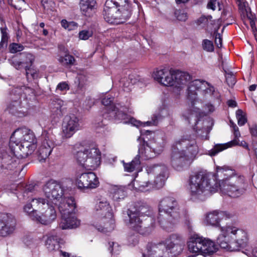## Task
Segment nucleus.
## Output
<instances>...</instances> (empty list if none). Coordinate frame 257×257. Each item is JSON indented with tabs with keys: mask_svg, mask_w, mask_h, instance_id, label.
Wrapping results in <instances>:
<instances>
[{
	"mask_svg": "<svg viewBox=\"0 0 257 257\" xmlns=\"http://www.w3.org/2000/svg\"><path fill=\"white\" fill-rule=\"evenodd\" d=\"M152 210L147 205L136 204L126 211L127 218L125 222L131 229L142 235L150 234L154 227L153 218L150 216Z\"/></svg>",
	"mask_w": 257,
	"mask_h": 257,
	"instance_id": "1",
	"label": "nucleus"
},
{
	"mask_svg": "<svg viewBox=\"0 0 257 257\" xmlns=\"http://www.w3.org/2000/svg\"><path fill=\"white\" fill-rule=\"evenodd\" d=\"M215 179L219 181L221 191L231 197H239L246 190L244 177L236 175L234 170L228 167H217Z\"/></svg>",
	"mask_w": 257,
	"mask_h": 257,
	"instance_id": "2",
	"label": "nucleus"
},
{
	"mask_svg": "<svg viewBox=\"0 0 257 257\" xmlns=\"http://www.w3.org/2000/svg\"><path fill=\"white\" fill-rule=\"evenodd\" d=\"M198 153V147L193 137L183 136L175 141L172 146L170 161L172 167L180 171L186 162L195 157Z\"/></svg>",
	"mask_w": 257,
	"mask_h": 257,
	"instance_id": "3",
	"label": "nucleus"
},
{
	"mask_svg": "<svg viewBox=\"0 0 257 257\" xmlns=\"http://www.w3.org/2000/svg\"><path fill=\"white\" fill-rule=\"evenodd\" d=\"M36 139L31 130L26 127L17 129L12 135L9 147L16 157L26 158L36 149Z\"/></svg>",
	"mask_w": 257,
	"mask_h": 257,
	"instance_id": "4",
	"label": "nucleus"
},
{
	"mask_svg": "<svg viewBox=\"0 0 257 257\" xmlns=\"http://www.w3.org/2000/svg\"><path fill=\"white\" fill-rule=\"evenodd\" d=\"M189 185L190 195L199 199L216 192L218 189L213 175L205 171H200L192 175Z\"/></svg>",
	"mask_w": 257,
	"mask_h": 257,
	"instance_id": "5",
	"label": "nucleus"
},
{
	"mask_svg": "<svg viewBox=\"0 0 257 257\" xmlns=\"http://www.w3.org/2000/svg\"><path fill=\"white\" fill-rule=\"evenodd\" d=\"M133 6L127 0H107L105 4L103 16L110 24L124 23L131 16Z\"/></svg>",
	"mask_w": 257,
	"mask_h": 257,
	"instance_id": "6",
	"label": "nucleus"
},
{
	"mask_svg": "<svg viewBox=\"0 0 257 257\" xmlns=\"http://www.w3.org/2000/svg\"><path fill=\"white\" fill-rule=\"evenodd\" d=\"M158 222L167 229L180 218V207L177 200L170 196L164 197L159 205Z\"/></svg>",
	"mask_w": 257,
	"mask_h": 257,
	"instance_id": "7",
	"label": "nucleus"
},
{
	"mask_svg": "<svg viewBox=\"0 0 257 257\" xmlns=\"http://www.w3.org/2000/svg\"><path fill=\"white\" fill-rule=\"evenodd\" d=\"M77 162L88 170L96 168L100 163L101 153L95 148H89L84 151H79L75 155Z\"/></svg>",
	"mask_w": 257,
	"mask_h": 257,
	"instance_id": "8",
	"label": "nucleus"
},
{
	"mask_svg": "<svg viewBox=\"0 0 257 257\" xmlns=\"http://www.w3.org/2000/svg\"><path fill=\"white\" fill-rule=\"evenodd\" d=\"M201 90V94L204 97L207 98L208 95L212 98L219 99L220 95L214 87L211 86L205 81L198 79L192 81L188 88V97L191 100H195L197 95V91Z\"/></svg>",
	"mask_w": 257,
	"mask_h": 257,
	"instance_id": "9",
	"label": "nucleus"
},
{
	"mask_svg": "<svg viewBox=\"0 0 257 257\" xmlns=\"http://www.w3.org/2000/svg\"><path fill=\"white\" fill-rule=\"evenodd\" d=\"M34 205L39 207L40 215L36 214L35 220L43 225H49L56 218L57 214L55 207L49 203L48 200L43 198V201H36Z\"/></svg>",
	"mask_w": 257,
	"mask_h": 257,
	"instance_id": "10",
	"label": "nucleus"
},
{
	"mask_svg": "<svg viewBox=\"0 0 257 257\" xmlns=\"http://www.w3.org/2000/svg\"><path fill=\"white\" fill-rule=\"evenodd\" d=\"M23 170L20 161L8 155L4 149L0 147V173L17 175Z\"/></svg>",
	"mask_w": 257,
	"mask_h": 257,
	"instance_id": "11",
	"label": "nucleus"
},
{
	"mask_svg": "<svg viewBox=\"0 0 257 257\" xmlns=\"http://www.w3.org/2000/svg\"><path fill=\"white\" fill-rule=\"evenodd\" d=\"M94 209L96 215L100 216L101 217H104L110 219V223L109 224H105L101 229V231L104 233H107L113 230L114 225L112 220V213L111 212V208L106 199L102 197L98 198Z\"/></svg>",
	"mask_w": 257,
	"mask_h": 257,
	"instance_id": "12",
	"label": "nucleus"
},
{
	"mask_svg": "<svg viewBox=\"0 0 257 257\" xmlns=\"http://www.w3.org/2000/svg\"><path fill=\"white\" fill-rule=\"evenodd\" d=\"M43 189L45 196L54 204H57L62 200L64 188L60 182L51 179L46 183Z\"/></svg>",
	"mask_w": 257,
	"mask_h": 257,
	"instance_id": "13",
	"label": "nucleus"
},
{
	"mask_svg": "<svg viewBox=\"0 0 257 257\" xmlns=\"http://www.w3.org/2000/svg\"><path fill=\"white\" fill-rule=\"evenodd\" d=\"M226 233L233 240L230 242L231 250H237L239 247L246 245L248 238L245 231L235 227L227 226L226 227Z\"/></svg>",
	"mask_w": 257,
	"mask_h": 257,
	"instance_id": "14",
	"label": "nucleus"
},
{
	"mask_svg": "<svg viewBox=\"0 0 257 257\" xmlns=\"http://www.w3.org/2000/svg\"><path fill=\"white\" fill-rule=\"evenodd\" d=\"M164 244L170 257L179 254L185 245V239L178 234H172L165 240Z\"/></svg>",
	"mask_w": 257,
	"mask_h": 257,
	"instance_id": "15",
	"label": "nucleus"
},
{
	"mask_svg": "<svg viewBox=\"0 0 257 257\" xmlns=\"http://www.w3.org/2000/svg\"><path fill=\"white\" fill-rule=\"evenodd\" d=\"M42 142L37 151L38 159L40 162H43L51 154L55 147L54 136L52 133L44 131L42 135Z\"/></svg>",
	"mask_w": 257,
	"mask_h": 257,
	"instance_id": "16",
	"label": "nucleus"
},
{
	"mask_svg": "<svg viewBox=\"0 0 257 257\" xmlns=\"http://www.w3.org/2000/svg\"><path fill=\"white\" fill-rule=\"evenodd\" d=\"M80 127L79 119L77 116L73 114L66 116L62 124V137L71 138Z\"/></svg>",
	"mask_w": 257,
	"mask_h": 257,
	"instance_id": "17",
	"label": "nucleus"
},
{
	"mask_svg": "<svg viewBox=\"0 0 257 257\" xmlns=\"http://www.w3.org/2000/svg\"><path fill=\"white\" fill-rule=\"evenodd\" d=\"M16 220L10 213L0 214V236L7 237L13 234L16 229Z\"/></svg>",
	"mask_w": 257,
	"mask_h": 257,
	"instance_id": "18",
	"label": "nucleus"
},
{
	"mask_svg": "<svg viewBox=\"0 0 257 257\" xmlns=\"http://www.w3.org/2000/svg\"><path fill=\"white\" fill-rule=\"evenodd\" d=\"M76 184L80 189L95 188L98 186L99 181L94 173L89 172L78 174Z\"/></svg>",
	"mask_w": 257,
	"mask_h": 257,
	"instance_id": "19",
	"label": "nucleus"
},
{
	"mask_svg": "<svg viewBox=\"0 0 257 257\" xmlns=\"http://www.w3.org/2000/svg\"><path fill=\"white\" fill-rule=\"evenodd\" d=\"M148 173L156 175L153 184V188L160 189L164 185L165 182L168 177L167 168L165 165H155L148 167L147 169Z\"/></svg>",
	"mask_w": 257,
	"mask_h": 257,
	"instance_id": "20",
	"label": "nucleus"
},
{
	"mask_svg": "<svg viewBox=\"0 0 257 257\" xmlns=\"http://www.w3.org/2000/svg\"><path fill=\"white\" fill-rule=\"evenodd\" d=\"M111 111L109 112L110 116L113 117L115 119L122 120L125 123H131L133 125L139 126L143 124L140 121L128 115L125 112L126 108L117 104V105L111 106L110 108Z\"/></svg>",
	"mask_w": 257,
	"mask_h": 257,
	"instance_id": "21",
	"label": "nucleus"
},
{
	"mask_svg": "<svg viewBox=\"0 0 257 257\" xmlns=\"http://www.w3.org/2000/svg\"><path fill=\"white\" fill-rule=\"evenodd\" d=\"M173 69L167 68L156 69L154 70L152 76L159 83L165 85H173Z\"/></svg>",
	"mask_w": 257,
	"mask_h": 257,
	"instance_id": "22",
	"label": "nucleus"
},
{
	"mask_svg": "<svg viewBox=\"0 0 257 257\" xmlns=\"http://www.w3.org/2000/svg\"><path fill=\"white\" fill-rule=\"evenodd\" d=\"M59 210L61 213V215L66 216L72 213H75L76 210V203L74 199L72 197L62 198V200L59 201L57 204Z\"/></svg>",
	"mask_w": 257,
	"mask_h": 257,
	"instance_id": "23",
	"label": "nucleus"
},
{
	"mask_svg": "<svg viewBox=\"0 0 257 257\" xmlns=\"http://www.w3.org/2000/svg\"><path fill=\"white\" fill-rule=\"evenodd\" d=\"M147 255L150 257H170L164 243H149Z\"/></svg>",
	"mask_w": 257,
	"mask_h": 257,
	"instance_id": "24",
	"label": "nucleus"
},
{
	"mask_svg": "<svg viewBox=\"0 0 257 257\" xmlns=\"http://www.w3.org/2000/svg\"><path fill=\"white\" fill-rule=\"evenodd\" d=\"M233 126L234 139L226 144L216 145L213 148L209 151V155L211 156H215L218 153L223 151L226 149L238 145V138L240 137V134L239 133L238 127L236 126V125L233 124Z\"/></svg>",
	"mask_w": 257,
	"mask_h": 257,
	"instance_id": "25",
	"label": "nucleus"
},
{
	"mask_svg": "<svg viewBox=\"0 0 257 257\" xmlns=\"http://www.w3.org/2000/svg\"><path fill=\"white\" fill-rule=\"evenodd\" d=\"M153 143L148 141H144L143 144L140 145L139 148L138 157H142L145 160L150 159L155 157L156 155V151H159L160 148L153 149Z\"/></svg>",
	"mask_w": 257,
	"mask_h": 257,
	"instance_id": "26",
	"label": "nucleus"
},
{
	"mask_svg": "<svg viewBox=\"0 0 257 257\" xmlns=\"http://www.w3.org/2000/svg\"><path fill=\"white\" fill-rule=\"evenodd\" d=\"M173 85L178 88H181L186 85L190 81L191 76L186 72L173 70Z\"/></svg>",
	"mask_w": 257,
	"mask_h": 257,
	"instance_id": "27",
	"label": "nucleus"
},
{
	"mask_svg": "<svg viewBox=\"0 0 257 257\" xmlns=\"http://www.w3.org/2000/svg\"><path fill=\"white\" fill-rule=\"evenodd\" d=\"M22 65L25 67L26 71V75L29 77L30 74L33 78L38 77V74L35 72H31L30 68L35 60V57L31 53H23L19 55Z\"/></svg>",
	"mask_w": 257,
	"mask_h": 257,
	"instance_id": "28",
	"label": "nucleus"
},
{
	"mask_svg": "<svg viewBox=\"0 0 257 257\" xmlns=\"http://www.w3.org/2000/svg\"><path fill=\"white\" fill-rule=\"evenodd\" d=\"M72 213L70 215H62L61 220L59 227L62 229H72L77 227L80 224V221L77 219L74 215Z\"/></svg>",
	"mask_w": 257,
	"mask_h": 257,
	"instance_id": "29",
	"label": "nucleus"
},
{
	"mask_svg": "<svg viewBox=\"0 0 257 257\" xmlns=\"http://www.w3.org/2000/svg\"><path fill=\"white\" fill-rule=\"evenodd\" d=\"M203 240L201 254H197L188 257H205L207 255H212L217 251L218 246L214 242L205 238H203Z\"/></svg>",
	"mask_w": 257,
	"mask_h": 257,
	"instance_id": "30",
	"label": "nucleus"
},
{
	"mask_svg": "<svg viewBox=\"0 0 257 257\" xmlns=\"http://www.w3.org/2000/svg\"><path fill=\"white\" fill-rule=\"evenodd\" d=\"M226 215L224 212L215 210L206 215V220L208 224L214 226H219V222Z\"/></svg>",
	"mask_w": 257,
	"mask_h": 257,
	"instance_id": "31",
	"label": "nucleus"
},
{
	"mask_svg": "<svg viewBox=\"0 0 257 257\" xmlns=\"http://www.w3.org/2000/svg\"><path fill=\"white\" fill-rule=\"evenodd\" d=\"M203 242V237L194 236L189 241L188 246L190 252L201 254L202 246Z\"/></svg>",
	"mask_w": 257,
	"mask_h": 257,
	"instance_id": "32",
	"label": "nucleus"
},
{
	"mask_svg": "<svg viewBox=\"0 0 257 257\" xmlns=\"http://www.w3.org/2000/svg\"><path fill=\"white\" fill-rule=\"evenodd\" d=\"M63 105L64 102L59 98H54L52 100L50 109L54 118L59 117L62 115Z\"/></svg>",
	"mask_w": 257,
	"mask_h": 257,
	"instance_id": "33",
	"label": "nucleus"
},
{
	"mask_svg": "<svg viewBox=\"0 0 257 257\" xmlns=\"http://www.w3.org/2000/svg\"><path fill=\"white\" fill-rule=\"evenodd\" d=\"M36 201L39 202V201H41V202L43 201V198L38 197L33 198L31 200V203H27L24 206V212L27 213L30 217L34 220H35V216H36V214H37V211L39 210V207L34 205V202Z\"/></svg>",
	"mask_w": 257,
	"mask_h": 257,
	"instance_id": "34",
	"label": "nucleus"
},
{
	"mask_svg": "<svg viewBox=\"0 0 257 257\" xmlns=\"http://www.w3.org/2000/svg\"><path fill=\"white\" fill-rule=\"evenodd\" d=\"M95 0H80V7L82 13L87 16L94 8L95 5Z\"/></svg>",
	"mask_w": 257,
	"mask_h": 257,
	"instance_id": "35",
	"label": "nucleus"
},
{
	"mask_svg": "<svg viewBox=\"0 0 257 257\" xmlns=\"http://www.w3.org/2000/svg\"><path fill=\"white\" fill-rule=\"evenodd\" d=\"M150 142L153 143V149L155 148H160L159 151H156L155 153L157 155L160 154L163 150L164 146L165 145V142L164 139L160 137L159 135H154L153 139H151L149 140Z\"/></svg>",
	"mask_w": 257,
	"mask_h": 257,
	"instance_id": "36",
	"label": "nucleus"
},
{
	"mask_svg": "<svg viewBox=\"0 0 257 257\" xmlns=\"http://www.w3.org/2000/svg\"><path fill=\"white\" fill-rule=\"evenodd\" d=\"M133 185L135 189L140 191H146L153 188L152 183L145 180L135 179Z\"/></svg>",
	"mask_w": 257,
	"mask_h": 257,
	"instance_id": "37",
	"label": "nucleus"
},
{
	"mask_svg": "<svg viewBox=\"0 0 257 257\" xmlns=\"http://www.w3.org/2000/svg\"><path fill=\"white\" fill-rule=\"evenodd\" d=\"M221 231L223 233L222 234H220L217 239V242L220 245L221 248L228 249V250H231V247H230V242L231 241H227V238L230 236L227 235L226 233V228L225 229L222 228Z\"/></svg>",
	"mask_w": 257,
	"mask_h": 257,
	"instance_id": "38",
	"label": "nucleus"
},
{
	"mask_svg": "<svg viewBox=\"0 0 257 257\" xmlns=\"http://www.w3.org/2000/svg\"><path fill=\"white\" fill-rule=\"evenodd\" d=\"M59 237L56 235H50L46 240L45 245L50 251L55 250L59 247Z\"/></svg>",
	"mask_w": 257,
	"mask_h": 257,
	"instance_id": "39",
	"label": "nucleus"
},
{
	"mask_svg": "<svg viewBox=\"0 0 257 257\" xmlns=\"http://www.w3.org/2000/svg\"><path fill=\"white\" fill-rule=\"evenodd\" d=\"M141 162L138 156H137L131 162L124 163V168L125 171L132 172L135 170H139L140 168Z\"/></svg>",
	"mask_w": 257,
	"mask_h": 257,
	"instance_id": "40",
	"label": "nucleus"
},
{
	"mask_svg": "<svg viewBox=\"0 0 257 257\" xmlns=\"http://www.w3.org/2000/svg\"><path fill=\"white\" fill-rule=\"evenodd\" d=\"M112 198L115 201L123 199L126 196L124 188L121 187H114L112 189Z\"/></svg>",
	"mask_w": 257,
	"mask_h": 257,
	"instance_id": "41",
	"label": "nucleus"
},
{
	"mask_svg": "<svg viewBox=\"0 0 257 257\" xmlns=\"http://www.w3.org/2000/svg\"><path fill=\"white\" fill-rule=\"evenodd\" d=\"M21 105L22 102L20 100H15L13 101L9 105V109L10 112L14 114L17 113L18 115L20 113H21L24 115V111L23 110H19L22 108Z\"/></svg>",
	"mask_w": 257,
	"mask_h": 257,
	"instance_id": "42",
	"label": "nucleus"
},
{
	"mask_svg": "<svg viewBox=\"0 0 257 257\" xmlns=\"http://www.w3.org/2000/svg\"><path fill=\"white\" fill-rule=\"evenodd\" d=\"M58 60L61 64L65 66L75 65L76 61L74 57L69 54H66L64 57H60Z\"/></svg>",
	"mask_w": 257,
	"mask_h": 257,
	"instance_id": "43",
	"label": "nucleus"
},
{
	"mask_svg": "<svg viewBox=\"0 0 257 257\" xmlns=\"http://www.w3.org/2000/svg\"><path fill=\"white\" fill-rule=\"evenodd\" d=\"M182 116L186 120L188 121L189 123H192L191 121L193 119L194 121V124L195 125L198 123V122L197 121L196 114L190 110H188L184 112Z\"/></svg>",
	"mask_w": 257,
	"mask_h": 257,
	"instance_id": "44",
	"label": "nucleus"
},
{
	"mask_svg": "<svg viewBox=\"0 0 257 257\" xmlns=\"http://www.w3.org/2000/svg\"><path fill=\"white\" fill-rule=\"evenodd\" d=\"M9 61L11 65L17 70L21 69L24 67L20 57L18 56L12 57L11 59H9Z\"/></svg>",
	"mask_w": 257,
	"mask_h": 257,
	"instance_id": "45",
	"label": "nucleus"
},
{
	"mask_svg": "<svg viewBox=\"0 0 257 257\" xmlns=\"http://www.w3.org/2000/svg\"><path fill=\"white\" fill-rule=\"evenodd\" d=\"M236 116L239 126L243 125L247 122L246 115L241 109H238L236 111Z\"/></svg>",
	"mask_w": 257,
	"mask_h": 257,
	"instance_id": "46",
	"label": "nucleus"
},
{
	"mask_svg": "<svg viewBox=\"0 0 257 257\" xmlns=\"http://www.w3.org/2000/svg\"><path fill=\"white\" fill-rule=\"evenodd\" d=\"M7 29L6 28H1V31L2 33V40L0 43V49L4 47H6L8 40V34L7 32Z\"/></svg>",
	"mask_w": 257,
	"mask_h": 257,
	"instance_id": "47",
	"label": "nucleus"
},
{
	"mask_svg": "<svg viewBox=\"0 0 257 257\" xmlns=\"http://www.w3.org/2000/svg\"><path fill=\"white\" fill-rule=\"evenodd\" d=\"M202 46L203 50L207 52H213L214 51V46L212 42L208 39L203 40Z\"/></svg>",
	"mask_w": 257,
	"mask_h": 257,
	"instance_id": "48",
	"label": "nucleus"
},
{
	"mask_svg": "<svg viewBox=\"0 0 257 257\" xmlns=\"http://www.w3.org/2000/svg\"><path fill=\"white\" fill-rule=\"evenodd\" d=\"M108 249L112 254H118L120 251V246L117 243L109 242Z\"/></svg>",
	"mask_w": 257,
	"mask_h": 257,
	"instance_id": "49",
	"label": "nucleus"
},
{
	"mask_svg": "<svg viewBox=\"0 0 257 257\" xmlns=\"http://www.w3.org/2000/svg\"><path fill=\"white\" fill-rule=\"evenodd\" d=\"M24 49V47L20 44L14 43L9 46L10 52L11 53H16L22 51Z\"/></svg>",
	"mask_w": 257,
	"mask_h": 257,
	"instance_id": "50",
	"label": "nucleus"
},
{
	"mask_svg": "<svg viewBox=\"0 0 257 257\" xmlns=\"http://www.w3.org/2000/svg\"><path fill=\"white\" fill-rule=\"evenodd\" d=\"M174 14L177 20L180 21H185L188 18L187 13L180 10H176Z\"/></svg>",
	"mask_w": 257,
	"mask_h": 257,
	"instance_id": "51",
	"label": "nucleus"
},
{
	"mask_svg": "<svg viewBox=\"0 0 257 257\" xmlns=\"http://www.w3.org/2000/svg\"><path fill=\"white\" fill-rule=\"evenodd\" d=\"M225 73L226 82L229 86H233L235 84L236 81L232 72H227L225 71Z\"/></svg>",
	"mask_w": 257,
	"mask_h": 257,
	"instance_id": "52",
	"label": "nucleus"
},
{
	"mask_svg": "<svg viewBox=\"0 0 257 257\" xmlns=\"http://www.w3.org/2000/svg\"><path fill=\"white\" fill-rule=\"evenodd\" d=\"M9 4L16 9L21 10L24 4V0H9Z\"/></svg>",
	"mask_w": 257,
	"mask_h": 257,
	"instance_id": "53",
	"label": "nucleus"
},
{
	"mask_svg": "<svg viewBox=\"0 0 257 257\" xmlns=\"http://www.w3.org/2000/svg\"><path fill=\"white\" fill-rule=\"evenodd\" d=\"M113 97H108V96L105 97L102 100V103L105 106H108V110L110 112V109L111 106L117 105V104H111Z\"/></svg>",
	"mask_w": 257,
	"mask_h": 257,
	"instance_id": "54",
	"label": "nucleus"
},
{
	"mask_svg": "<svg viewBox=\"0 0 257 257\" xmlns=\"http://www.w3.org/2000/svg\"><path fill=\"white\" fill-rule=\"evenodd\" d=\"M160 117L161 116L159 115H157V114L153 115L152 117V120L151 121H148L147 122H144L143 123L144 125H145L146 124L147 125H157V124L158 123L159 119L160 118Z\"/></svg>",
	"mask_w": 257,
	"mask_h": 257,
	"instance_id": "55",
	"label": "nucleus"
},
{
	"mask_svg": "<svg viewBox=\"0 0 257 257\" xmlns=\"http://www.w3.org/2000/svg\"><path fill=\"white\" fill-rule=\"evenodd\" d=\"M79 38L82 40H87L92 35L91 31L83 30L79 32Z\"/></svg>",
	"mask_w": 257,
	"mask_h": 257,
	"instance_id": "56",
	"label": "nucleus"
},
{
	"mask_svg": "<svg viewBox=\"0 0 257 257\" xmlns=\"http://www.w3.org/2000/svg\"><path fill=\"white\" fill-rule=\"evenodd\" d=\"M204 112L206 114H210L213 112L215 110V107L211 103H206L204 106Z\"/></svg>",
	"mask_w": 257,
	"mask_h": 257,
	"instance_id": "57",
	"label": "nucleus"
},
{
	"mask_svg": "<svg viewBox=\"0 0 257 257\" xmlns=\"http://www.w3.org/2000/svg\"><path fill=\"white\" fill-rule=\"evenodd\" d=\"M217 5L219 7V3L216 0H208L207 7L208 9L214 11Z\"/></svg>",
	"mask_w": 257,
	"mask_h": 257,
	"instance_id": "58",
	"label": "nucleus"
},
{
	"mask_svg": "<svg viewBox=\"0 0 257 257\" xmlns=\"http://www.w3.org/2000/svg\"><path fill=\"white\" fill-rule=\"evenodd\" d=\"M57 89L63 91L69 90V87L68 84L66 82H62L59 83L58 84Z\"/></svg>",
	"mask_w": 257,
	"mask_h": 257,
	"instance_id": "59",
	"label": "nucleus"
},
{
	"mask_svg": "<svg viewBox=\"0 0 257 257\" xmlns=\"http://www.w3.org/2000/svg\"><path fill=\"white\" fill-rule=\"evenodd\" d=\"M236 1L239 10H240L242 13L245 11V3L244 2V0H236Z\"/></svg>",
	"mask_w": 257,
	"mask_h": 257,
	"instance_id": "60",
	"label": "nucleus"
},
{
	"mask_svg": "<svg viewBox=\"0 0 257 257\" xmlns=\"http://www.w3.org/2000/svg\"><path fill=\"white\" fill-rule=\"evenodd\" d=\"M215 43L218 48L221 47L222 38L220 34L219 33H216L215 34Z\"/></svg>",
	"mask_w": 257,
	"mask_h": 257,
	"instance_id": "61",
	"label": "nucleus"
},
{
	"mask_svg": "<svg viewBox=\"0 0 257 257\" xmlns=\"http://www.w3.org/2000/svg\"><path fill=\"white\" fill-rule=\"evenodd\" d=\"M34 188L35 186L32 184L27 185L25 188L24 196H25V194H27L28 193L32 192L34 190Z\"/></svg>",
	"mask_w": 257,
	"mask_h": 257,
	"instance_id": "62",
	"label": "nucleus"
},
{
	"mask_svg": "<svg viewBox=\"0 0 257 257\" xmlns=\"http://www.w3.org/2000/svg\"><path fill=\"white\" fill-rule=\"evenodd\" d=\"M250 133L253 137H257V124H254L249 127Z\"/></svg>",
	"mask_w": 257,
	"mask_h": 257,
	"instance_id": "63",
	"label": "nucleus"
},
{
	"mask_svg": "<svg viewBox=\"0 0 257 257\" xmlns=\"http://www.w3.org/2000/svg\"><path fill=\"white\" fill-rule=\"evenodd\" d=\"M128 242L132 244L135 245L138 242V238L136 236H129L128 237Z\"/></svg>",
	"mask_w": 257,
	"mask_h": 257,
	"instance_id": "64",
	"label": "nucleus"
}]
</instances>
